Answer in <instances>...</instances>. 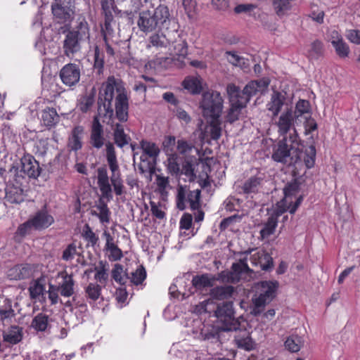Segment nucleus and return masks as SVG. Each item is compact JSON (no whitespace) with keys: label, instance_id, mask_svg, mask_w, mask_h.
<instances>
[{"label":"nucleus","instance_id":"1","mask_svg":"<svg viewBox=\"0 0 360 360\" xmlns=\"http://www.w3.org/2000/svg\"><path fill=\"white\" fill-rule=\"evenodd\" d=\"M106 146V159L111 172L110 182L105 167H100L97 169V184L101 193V196L96 202V210L91 211V214L97 217L102 224H108L110 219V211L103 199L108 201L112 200V189L117 195L123 193L124 185L121 178L119 165L117 160L115 150L112 143L108 142Z\"/></svg>","mask_w":360,"mask_h":360},{"label":"nucleus","instance_id":"2","mask_svg":"<svg viewBox=\"0 0 360 360\" xmlns=\"http://www.w3.org/2000/svg\"><path fill=\"white\" fill-rule=\"evenodd\" d=\"M115 90L117 93L115 98V116L120 122H126L128 119L129 98L122 83L114 77H109L102 84L100 99H103L104 103L99 105L98 113L109 120L112 118L114 110L112 101Z\"/></svg>","mask_w":360,"mask_h":360},{"label":"nucleus","instance_id":"3","mask_svg":"<svg viewBox=\"0 0 360 360\" xmlns=\"http://www.w3.org/2000/svg\"><path fill=\"white\" fill-rule=\"evenodd\" d=\"M301 140L297 130L281 139L272 154L274 160L289 165L297 163L302 156Z\"/></svg>","mask_w":360,"mask_h":360},{"label":"nucleus","instance_id":"4","mask_svg":"<svg viewBox=\"0 0 360 360\" xmlns=\"http://www.w3.org/2000/svg\"><path fill=\"white\" fill-rule=\"evenodd\" d=\"M167 7L159 6L154 11H143L139 13L137 25L141 31L148 33L161 30L169 21Z\"/></svg>","mask_w":360,"mask_h":360},{"label":"nucleus","instance_id":"5","mask_svg":"<svg viewBox=\"0 0 360 360\" xmlns=\"http://www.w3.org/2000/svg\"><path fill=\"white\" fill-rule=\"evenodd\" d=\"M278 286L277 281H262L255 285V293L252 298V314L258 316L262 314L265 306L275 297Z\"/></svg>","mask_w":360,"mask_h":360},{"label":"nucleus","instance_id":"6","mask_svg":"<svg viewBox=\"0 0 360 360\" xmlns=\"http://www.w3.org/2000/svg\"><path fill=\"white\" fill-rule=\"evenodd\" d=\"M89 35L88 23L85 20H82L75 29L66 34L63 46L64 54L72 58L81 51V42L89 39Z\"/></svg>","mask_w":360,"mask_h":360},{"label":"nucleus","instance_id":"7","mask_svg":"<svg viewBox=\"0 0 360 360\" xmlns=\"http://www.w3.org/2000/svg\"><path fill=\"white\" fill-rule=\"evenodd\" d=\"M199 107L202 116L206 119L219 118L224 108V99L220 93L209 90L202 94Z\"/></svg>","mask_w":360,"mask_h":360},{"label":"nucleus","instance_id":"8","mask_svg":"<svg viewBox=\"0 0 360 360\" xmlns=\"http://www.w3.org/2000/svg\"><path fill=\"white\" fill-rule=\"evenodd\" d=\"M230 108L225 117L226 121L233 123L239 120L242 110L247 105V99L240 98V89L233 84H229L226 86Z\"/></svg>","mask_w":360,"mask_h":360},{"label":"nucleus","instance_id":"9","mask_svg":"<svg viewBox=\"0 0 360 360\" xmlns=\"http://www.w3.org/2000/svg\"><path fill=\"white\" fill-rule=\"evenodd\" d=\"M215 316L219 323L218 329L222 331L237 330L239 323L234 317V311L232 302H225L218 305Z\"/></svg>","mask_w":360,"mask_h":360},{"label":"nucleus","instance_id":"10","mask_svg":"<svg viewBox=\"0 0 360 360\" xmlns=\"http://www.w3.org/2000/svg\"><path fill=\"white\" fill-rule=\"evenodd\" d=\"M252 271L247 264V258L240 259L238 262L233 263L231 271H221L216 280H220L224 283H236L242 279H248Z\"/></svg>","mask_w":360,"mask_h":360},{"label":"nucleus","instance_id":"11","mask_svg":"<svg viewBox=\"0 0 360 360\" xmlns=\"http://www.w3.org/2000/svg\"><path fill=\"white\" fill-rule=\"evenodd\" d=\"M200 193L199 189L188 191L186 186H179L176 195L177 207L184 210L186 208V202H188L192 210H198L200 207Z\"/></svg>","mask_w":360,"mask_h":360},{"label":"nucleus","instance_id":"12","mask_svg":"<svg viewBox=\"0 0 360 360\" xmlns=\"http://www.w3.org/2000/svg\"><path fill=\"white\" fill-rule=\"evenodd\" d=\"M54 221L53 217L46 211L41 210L30 219L27 221L22 224L18 231L21 234H25L30 228L35 229H43L48 228Z\"/></svg>","mask_w":360,"mask_h":360},{"label":"nucleus","instance_id":"13","mask_svg":"<svg viewBox=\"0 0 360 360\" xmlns=\"http://www.w3.org/2000/svg\"><path fill=\"white\" fill-rule=\"evenodd\" d=\"M296 117L294 116L292 108H286L275 120L274 124L277 127V131L281 136H288L296 130L294 127V122Z\"/></svg>","mask_w":360,"mask_h":360},{"label":"nucleus","instance_id":"14","mask_svg":"<svg viewBox=\"0 0 360 360\" xmlns=\"http://www.w3.org/2000/svg\"><path fill=\"white\" fill-rule=\"evenodd\" d=\"M269 83L270 81L267 78L250 82L245 85L242 91H240V98L247 99V103H248L252 96L265 92Z\"/></svg>","mask_w":360,"mask_h":360},{"label":"nucleus","instance_id":"15","mask_svg":"<svg viewBox=\"0 0 360 360\" xmlns=\"http://www.w3.org/2000/svg\"><path fill=\"white\" fill-rule=\"evenodd\" d=\"M59 76L65 85L71 87L79 82L81 70L77 65L68 63L61 68Z\"/></svg>","mask_w":360,"mask_h":360},{"label":"nucleus","instance_id":"16","mask_svg":"<svg viewBox=\"0 0 360 360\" xmlns=\"http://www.w3.org/2000/svg\"><path fill=\"white\" fill-rule=\"evenodd\" d=\"M36 266L30 264L16 265L8 271V276L11 280H22L33 276Z\"/></svg>","mask_w":360,"mask_h":360},{"label":"nucleus","instance_id":"17","mask_svg":"<svg viewBox=\"0 0 360 360\" xmlns=\"http://www.w3.org/2000/svg\"><path fill=\"white\" fill-rule=\"evenodd\" d=\"M58 277L60 278L56 285L60 290V295L65 297H71L75 292V284L72 276L66 271H61L58 273Z\"/></svg>","mask_w":360,"mask_h":360},{"label":"nucleus","instance_id":"18","mask_svg":"<svg viewBox=\"0 0 360 360\" xmlns=\"http://www.w3.org/2000/svg\"><path fill=\"white\" fill-rule=\"evenodd\" d=\"M72 0H60L56 1L54 4H52V13L53 15L62 21L69 20L72 14Z\"/></svg>","mask_w":360,"mask_h":360},{"label":"nucleus","instance_id":"19","mask_svg":"<svg viewBox=\"0 0 360 360\" xmlns=\"http://www.w3.org/2000/svg\"><path fill=\"white\" fill-rule=\"evenodd\" d=\"M302 201V196H299L296 198L295 202L292 204V200L288 199L287 198H283L281 201L277 202L276 205V207L273 211V212L271 214L273 216H276V219L278 218L279 216H281L283 213L286 212L287 210L289 211L290 214H294L300 205L301 204Z\"/></svg>","mask_w":360,"mask_h":360},{"label":"nucleus","instance_id":"20","mask_svg":"<svg viewBox=\"0 0 360 360\" xmlns=\"http://www.w3.org/2000/svg\"><path fill=\"white\" fill-rule=\"evenodd\" d=\"M21 172L30 178H37L40 174L39 162L30 155H25L20 160Z\"/></svg>","mask_w":360,"mask_h":360},{"label":"nucleus","instance_id":"21","mask_svg":"<svg viewBox=\"0 0 360 360\" xmlns=\"http://www.w3.org/2000/svg\"><path fill=\"white\" fill-rule=\"evenodd\" d=\"M207 124L202 132V139L206 141L209 139L218 140L221 135V122L219 118L208 119Z\"/></svg>","mask_w":360,"mask_h":360},{"label":"nucleus","instance_id":"22","mask_svg":"<svg viewBox=\"0 0 360 360\" xmlns=\"http://www.w3.org/2000/svg\"><path fill=\"white\" fill-rule=\"evenodd\" d=\"M250 261L253 265L259 266L264 271H268L273 267L272 257L263 250H259L252 254Z\"/></svg>","mask_w":360,"mask_h":360},{"label":"nucleus","instance_id":"23","mask_svg":"<svg viewBox=\"0 0 360 360\" xmlns=\"http://www.w3.org/2000/svg\"><path fill=\"white\" fill-rule=\"evenodd\" d=\"M103 133V127L98 117H95L93 121L90 136V143L93 147L99 149L103 146L104 138Z\"/></svg>","mask_w":360,"mask_h":360},{"label":"nucleus","instance_id":"24","mask_svg":"<svg viewBox=\"0 0 360 360\" xmlns=\"http://www.w3.org/2000/svg\"><path fill=\"white\" fill-rule=\"evenodd\" d=\"M84 131V127L82 126H76L72 129L68 143V146L72 150L77 151L82 148Z\"/></svg>","mask_w":360,"mask_h":360},{"label":"nucleus","instance_id":"25","mask_svg":"<svg viewBox=\"0 0 360 360\" xmlns=\"http://www.w3.org/2000/svg\"><path fill=\"white\" fill-rule=\"evenodd\" d=\"M285 97L281 93L274 91L271 97L270 101L266 105L268 110L272 112L274 117L278 116L281 112L282 107L284 105Z\"/></svg>","mask_w":360,"mask_h":360},{"label":"nucleus","instance_id":"26","mask_svg":"<svg viewBox=\"0 0 360 360\" xmlns=\"http://www.w3.org/2000/svg\"><path fill=\"white\" fill-rule=\"evenodd\" d=\"M60 121V117L56 109L47 107L41 111V122L43 125L51 128Z\"/></svg>","mask_w":360,"mask_h":360},{"label":"nucleus","instance_id":"27","mask_svg":"<svg viewBox=\"0 0 360 360\" xmlns=\"http://www.w3.org/2000/svg\"><path fill=\"white\" fill-rule=\"evenodd\" d=\"M103 236L106 238L105 248L107 250L110 252V255H108L109 259L111 261H117L121 259V258L123 257L122 252L114 243L113 238L107 231H104Z\"/></svg>","mask_w":360,"mask_h":360},{"label":"nucleus","instance_id":"28","mask_svg":"<svg viewBox=\"0 0 360 360\" xmlns=\"http://www.w3.org/2000/svg\"><path fill=\"white\" fill-rule=\"evenodd\" d=\"M5 200L11 204H19L24 201L23 190L19 187L11 186L6 189Z\"/></svg>","mask_w":360,"mask_h":360},{"label":"nucleus","instance_id":"29","mask_svg":"<svg viewBox=\"0 0 360 360\" xmlns=\"http://www.w3.org/2000/svg\"><path fill=\"white\" fill-rule=\"evenodd\" d=\"M235 342L238 347L250 351L254 348V342L246 330H240L235 335Z\"/></svg>","mask_w":360,"mask_h":360},{"label":"nucleus","instance_id":"30","mask_svg":"<svg viewBox=\"0 0 360 360\" xmlns=\"http://www.w3.org/2000/svg\"><path fill=\"white\" fill-rule=\"evenodd\" d=\"M235 289L231 285L217 286L210 290V295L212 298L222 300L231 298Z\"/></svg>","mask_w":360,"mask_h":360},{"label":"nucleus","instance_id":"31","mask_svg":"<svg viewBox=\"0 0 360 360\" xmlns=\"http://www.w3.org/2000/svg\"><path fill=\"white\" fill-rule=\"evenodd\" d=\"M15 316V311L12 309L11 302L4 299L0 301V321L3 324H8Z\"/></svg>","mask_w":360,"mask_h":360},{"label":"nucleus","instance_id":"32","mask_svg":"<svg viewBox=\"0 0 360 360\" xmlns=\"http://www.w3.org/2000/svg\"><path fill=\"white\" fill-rule=\"evenodd\" d=\"M216 278L209 274H202L195 276L192 279V285L197 290H203L204 288L212 287L214 285Z\"/></svg>","mask_w":360,"mask_h":360},{"label":"nucleus","instance_id":"33","mask_svg":"<svg viewBox=\"0 0 360 360\" xmlns=\"http://www.w3.org/2000/svg\"><path fill=\"white\" fill-rule=\"evenodd\" d=\"M185 89L192 94H198L202 91L201 79L198 77H187L182 82Z\"/></svg>","mask_w":360,"mask_h":360},{"label":"nucleus","instance_id":"34","mask_svg":"<svg viewBox=\"0 0 360 360\" xmlns=\"http://www.w3.org/2000/svg\"><path fill=\"white\" fill-rule=\"evenodd\" d=\"M114 140L115 143L120 148H123L127 145L130 141V137L124 133L122 124L116 123L114 128Z\"/></svg>","mask_w":360,"mask_h":360},{"label":"nucleus","instance_id":"35","mask_svg":"<svg viewBox=\"0 0 360 360\" xmlns=\"http://www.w3.org/2000/svg\"><path fill=\"white\" fill-rule=\"evenodd\" d=\"M4 341L11 344L19 342L22 338V328L18 326H12L4 333Z\"/></svg>","mask_w":360,"mask_h":360},{"label":"nucleus","instance_id":"36","mask_svg":"<svg viewBox=\"0 0 360 360\" xmlns=\"http://www.w3.org/2000/svg\"><path fill=\"white\" fill-rule=\"evenodd\" d=\"M278 224L276 216L270 215L267 221L264 224L263 228L260 230V236L262 239L269 238L274 234Z\"/></svg>","mask_w":360,"mask_h":360},{"label":"nucleus","instance_id":"37","mask_svg":"<svg viewBox=\"0 0 360 360\" xmlns=\"http://www.w3.org/2000/svg\"><path fill=\"white\" fill-rule=\"evenodd\" d=\"M49 324V317L48 315L40 313L37 314L32 321L31 326L37 331H45Z\"/></svg>","mask_w":360,"mask_h":360},{"label":"nucleus","instance_id":"38","mask_svg":"<svg viewBox=\"0 0 360 360\" xmlns=\"http://www.w3.org/2000/svg\"><path fill=\"white\" fill-rule=\"evenodd\" d=\"M304 345L302 338L298 335H290L285 341V348L291 352H297Z\"/></svg>","mask_w":360,"mask_h":360},{"label":"nucleus","instance_id":"39","mask_svg":"<svg viewBox=\"0 0 360 360\" xmlns=\"http://www.w3.org/2000/svg\"><path fill=\"white\" fill-rule=\"evenodd\" d=\"M262 178L259 176H253L247 180L243 186V191L245 193H256L259 191L262 184Z\"/></svg>","mask_w":360,"mask_h":360},{"label":"nucleus","instance_id":"40","mask_svg":"<svg viewBox=\"0 0 360 360\" xmlns=\"http://www.w3.org/2000/svg\"><path fill=\"white\" fill-rule=\"evenodd\" d=\"M140 145L143 153L148 157L155 159L158 156L160 148L155 143L143 140Z\"/></svg>","mask_w":360,"mask_h":360},{"label":"nucleus","instance_id":"41","mask_svg":"<svg viewBox=\"0 0 360 360\" xmlns=\"http://www.w3.org/2000/svg\"><path fill=\"white\" fill-rule=\"evenodd\" d=\"M228 62L234 66L246 68L248 66V60L239 56L236 51H226L225 53Z\"/></svg>","mask_w":360,"mask_h":360},{"label":"nucleus","instance_id":"42","mask_svg":"<svg viewBox=\"0 0 360 360\" xmlns=\"http://www.w3.org/2000/svg\"><path fill=\"white\" fill-rule=\"evenodd\" d=\"M86 297L93 302L96 301L101 295V287L100 285L94 283H90L85 288Z\"/></svg>","mask_w":360,"mask_h":360},{"label":"nucleus","instance_id":"43","mask_svg":"<svg viewBox=\"0 0 360 360\" xmlns=\"http://www.w3.org/2000/svg\"><path fill=\"white\" fill-rule=\"evenodd\" d=\"M169 44V41L165 34L156 33L149 37V44L148 45V48L151 46L155 47H166Z\"/></svg>","mask_w":360,"mask_h":360},{"label":"nucleus","instance_id":"44","mask_svg":"<svg viewBox=\"0 0 360 360\" xmlns=\"http://www.w3.org/2000/svg\"><path fill=\"white\" fill-rule=\"evenodd\" d=\"M112 278L118 283L124 285L128 277L124 271L123 266L120 264H116L112 270Z\"/></svg>","mask_w":360,"mask_h":360},{"label":"nucleus","instance_id":"45","mask_svg":"<svg viewBox=\"0 0 360 360\" xmlns=\"http://www.w3.org/2000/svg\"><path fill=\"white\" fill-rule=\"evenodd\" d=\"M292 0H273L274 9L278 15H283L290 8Z\"/></svg>","mask_w":360,"mask_h":360},{"label":"nucleus","instance_id":"46","mask_svg":"<svg viewBox=\"0 0 360 360\" xmlns=\"http://www.w3.org/2000/svg\"><path fill=\"white\" fill-rule=\"evenodd\" d=\"M167 169L172 174H176L180 171L179 164L178 162V155L175 153H172L167 155Z\"/></svg>","mask_w":360,"mask_h":360},{"label":"nucleus","instance_id":"47","mask_svg":"<svg viewBox=\"0 0 360 360\" xmlns=\"http://www.w3.org/2000/svg\"><path fill=\"white\" fill-rule=\"evenodd\" d=\"M304 162L309 169L314 167L316 158V148L313 145L309 146L304 152Z\"/></svg>","mask_w":360,"mask_h":360},{"label":"nucleus","instance_id":"48","mask_svg":"<svg viewBox=\"0 0 360 360\" xmlns=\"http://www.w3.org/2000/svg\"><path fill=\"white\" fill-rule=\"evenodd\" d=\"M94 103V94H90L83 96L79 103L78 108L83 112H86L93 105Z\"/></svg>","mask_w":360,"mask_h":360},{"label":"nucleus","instance_id":"49","mask_svg":"<svg viewBox=\"0 0 360 360\" xmlns=\"http://www.w3.org/2000/svg\"><path fill=\"white\" fill-rule=\"evenodd\" d=\"M146 277V272L143 267L141 266L138 268L135 271L131 273L130 277L131 282L135 285L141 284Z\"/></svg>","mask_w":360,"mask_h":360},{"label":"nucleus","instance_id":"50","mask_svg":"<svg viewBox=\"0 0 360 360\" xmlns=\"http://www.w3.org/2000/svg\"><path fill=\"white\" fill-rule=\"evenodd\" d=\"M333 46L335 49L336 53L340 57L346 58L348 56L349 53V48L343 39L336 42L335 44H333Z\"/></svg>","mask_w":360,"mask_h":360},{"label":"nucleus","instance_id":"51","mask_svg":"<svg viewBox=\"0 0 360 360\" xmlns=\"http://www.w3.org/2000/svg\"><path fill=\"white\" fill-rule=\"evenodd\" d=\"M310 110L309 102L307 100H300L295 106V112L294 116L298 117L299 116L309 112Z\"/></svg>","mask_w":360,"mask_h":360},{"label":"nucleus","instance_id":"52","mask_svg":"<svg viewBox=\"0 0 360 360\" xmlns=\"http://www.w3.org/2000/svg\"><path fill=\"white\" fill-rule=\"evenodd\" d=\"M60 290L56 285L49 283V299L51 304H56L59 301Z\"/></svg>","mask_w":360,"mask_h":360},{"label":"nucleus","instance_id":"53","mask_svg":"<svg viewBox=\"0 0 360 360\" xmlns=\"http://www.w3.org/2000/svg\"><path fill=\"white\" fill-rule=\"evenodd\" d=\"M176 148L180 154L186 155L194 148V146L185 140L181 139L177 141Z\"/></svg>","mask_w":360,"mask_h":360},{"label":"nucleus","instance_id":"54","mask_svg":"<svg viewBox=\"0 0 360 360\" xmlns=\"http://www.w3.org/2000/svg\"><path fill=\"white\" fill-rule=\"evenodd\" d=\"M96 271L95 274V279L100 283L105 282L108 279L107 269L105 268V265L102 262L99 263V266L95 267Z\"/></svg>","mask_w":360,"mask_h":360},{"label":"nucleus","instance_id":"55","mask_svg":"<svg viewBox=\"0 0 360 360\" xmlns=\"http://www.w3.org/2000/svg\"><path fill=\"white\" fill-rule=\"evenodd\" d=\"M44 285L37 281H35L29 288L30 297L34 299L37 298L41 295H42L44 292Z\"/></svg>","mask_w":360,"mask_h":360},{"label":"nucleus","instance_id":"56","mask_svg":"<svg viewBox=\"0 0 360 360\" xmlns=\"http://www.w3.org/2000/svg\"><path fill=\"white\" fill-rule=\"evenodd\" d=\"M299 190V186L296 182L288 184L283 189L285 198L292 200L293 196L297 194Z\"/></svg>","mask_w":360,"mask_h":360},{"label":"nucleus","instance_id":"57","mask_svg":"<svg viewBox=\"0 0 360 360\" xmlns=\"http://www.w3.org/2000/svg\"><path fill=\"white\" fill-rule=\"evenodd\" d=\"M256 8V6L252 4H241L237 5L234 8V11L236 13H246L250 15L251 13Z\"/></svg>","mask_w":360,"mask_h":360},{"label":"nucleus","instance_id":"58","mask_svg":"<svg viewBox=\"0 0 360 360\" xmlns=\"http://www.w3.org/2000/svg\"><path fill=\"white\" fill-rule=\"evenodd\" d=\"M175 143L176 139L174 136H168L165 137L162 143V146L167 155L173 153V147L174 146Z\"/></svg>","mask_w":360,"mask_h":360},{"label":"nucleus","instance_id":"59","mask_svg":"<svg viewBox=\"0 0 360 360\" xmlns=\"http://www.w3.org/2000/svg\"><path fill=\"white\" fill-rule=\"evenodd\" d=\"M103 57L101 56L100 52L98 47H96L94 51V69L97 70L98 74H101L103 68Z\"/></svg>","mask_w":360,"mask_h":360},{"label":"nucleus","instance_id":"60","mask_svg":"<svg viewBox=\"0 0 360 360\" xmlns=\"http://www.w3.org/2000/svg\"><path fill=\"white\" fill-rule=\"evenodd\" d=\"M346 37L350 42L360 44V30H349L346 32Z\"/></svg>","mask_w":360,"mask_h":360},{"label":"nucleus","instance_id":"61","mask_svg":"<svg viewBox=\"0 0 360 360\" xmlns=\"http://www.w3.org/2000/svg\"><path fill=\"white\" fill-rule=\"evenodd\" d=\"M83 236L84 238L89 242H90L92 245H95L98 240V237L92 231L91 229L89 227V225L85 226V229H84L83 231Z\"/></svg>","mask_w":360,"mask_h":360},{"label":"nucleus","instance_id":"62","mask_svg":"<svg viewBox=\"0 0 360 360\" xmlns=\"http://www.w3.org/2000/svg\"><path fill=\"white\" fill-rule=\"evenodd\" d=\"M175 115L181 122L185 124H188L191 121V117L188 113L181 108L176 109Z\"/></svg>","mask_w":360,"mask_h":360},{"label":"nucleus","instance_id":"63","mask_svg":"<svg viewBox=\"0 0 360 360\" xmlns=\"http://www.w3.org/2000/svg\"><path fill=\"white\" fill-rule=\"evenodd\" d=\"M77 253V250L75 245L70 244L67 248L63 251L62 258L65 261L71 260L74 258L75 255Z\"/></svg>","mask_w":360,"mask_h":360},{"label":"nucleus","instance_id":"64","mask_svg":"<svg viewBox=\"0 0 360 360\" xmlns=\"http://www.w3.org/2000/svg\"><path fill=\"white\" fill-rule=\"evenodd\" d=\"M323 44L319 40H316L311 44L310 54L313 56H317L322 53Z\"/></svg>","mask_w":360,"mask_h":360}]
</instances>
